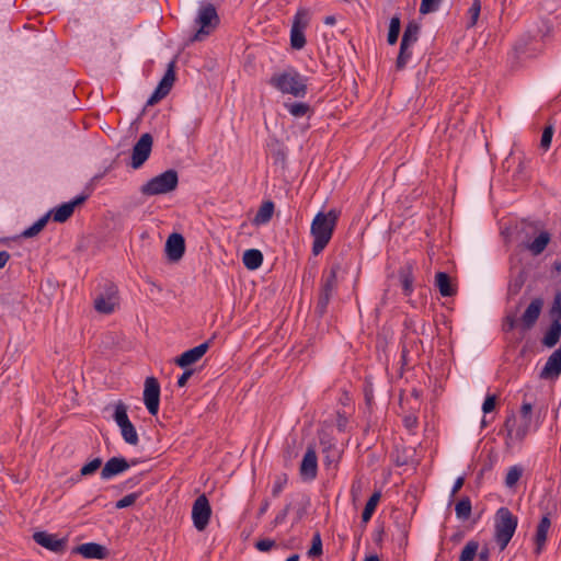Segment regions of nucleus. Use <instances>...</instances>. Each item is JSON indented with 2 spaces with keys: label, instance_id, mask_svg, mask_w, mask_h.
<instances>
[{
  "label": "nucleus",
  "instance_id": "39448f33",
  "mask_svg": "<svg viewBox=\"0 0 561 561\" xmlns=\"http://www.w3.org/2000/svg\"><path fill=\"white\" fill-rule=\"evenodd\" d=\"M195 22L199 27L190 38L191 43L204 41L219 25L220 20L215 5L211 3L203 4L198 10Z\"/></svg>",
  "mask_w": 561,
  "mask_h": 561
},
{
  "label": "nucleus",
  "instance_id": "37998d69",
  "mask_svg": "<svg viewBox=\"0 0 561 561\" xmlns=\"http://www.w3.org/2000/svg\"><path fill=\"white\" fill-rule=\"evenodd\" d=\"M102 459L96 457L91 461L87 462L80 469V477H88L94 474L102 466Z\"/></svg>",
  "mask_w": 561,
  "mask_h": 561
},
{
  "label": "nucleus",
  "instance_id": "f03ea898",
  "mask_svg": "<svg viewBox=\"0 0 561 561\" xmlns=\"http://www.w3.org/2000/svg\"><path fill=\"white\" fill-rule=\"evenodd\" d=\"M308 79L301 76L296 69L289 68L283 72L274 73L268 84L282 92L295 98H305L308 92Z\"/></svg>",
  "mask_w": 561,
  "mask_h": 561
},
{
  "label": "nucleus",
  "instance_id": "ddd939ff",
  "mask_svg": "<svg viewBox=\"0 0 561 561\" xmlns=\"http://www.w3.org/2000/svg\"><path fill=\"white\" fill-rule=\"evenodd\" d=\"M211 340H208L193 348L183 352L180 356L174 359V363L181 367L186 368L197 363L209 350Z\"/></svg>",
  "mask_w": 561,
  "mask_h": 561
},
{
  "label": "nucleus",
  "instance_id": "4c0bfd02",
  "mask_svg": "<svg viewBox=\"0 0 561 561\" xmlns=\"http://www.w3.org/2000/svg\"><path fill=\"white\" fill-rule=\"evenodd\" d=\"M323 453V462L327 467H330L331 465L336 466L340 459V453L335 448L333 444H329L328 446H324L322 449Z\"/></svg>",
  "mask_w": 561,
  "mask_h": 561
},
{
  "label": "nucleus",
  "instance_id": "4be33fe9",
  "mask_svg": "<svg viewBox=\"0 0 561 561\" xmlns=\"http://www.w3.org/2000/svg\"><path fill=\"white\" fill-rule=\"evenodd\" d=\"M73 552L81 554L85 559H105L108 550L103 545L96 542H87L77 546Z\"/></svg>",
  "mask_w": 561,
  "mask_h": 561
},
{
  "label": "nucleus",
  "instance_id": "473e14b6",
  "mask_svg": "<svg viewBox=\"0 0 561 561\" xmlns=\"http://www.w3.org/2000/svg\"><path fill=\"white\" fill-rule=\"evenodd\" d=\"M401 31V20L400 15L396 14L391 18L388 28L387 43L389 45H394L398 42L399 35Z\"/></svg>",
  "mask_w": 561,
  "mask_h": 561
},
{
  "label": "nucleus",
  "instance_id": "79ce46f5",
  "mask_svg": "<svg viewBox=\"0 0 561 561\" xmlns=\"http://www.w3.org/2000/svg\"><path fill=\"white\" fill-rule=\"evenodd\" d=\"M322 539L319 531H316L312 536L311 547L309 548L307 556L309 558H317L322 554Z\"/></svg>",
  "mask_w": 561,
  "mask_h": 561
},
{
  "label": "nucleus",
  "instance_id": "a18cd8bd",
  "mask_svg": "<svg viewBox=\"0 0 561 561\" xmlns=\"http://www.w3.org/2000/svg\"><path fill=\"white\" fill-rule=\"evenodd\" d=\"M522 474H523V469L520 467H518V466L511 467L505 477L506 486H508V488L514 486L520 479Z\"/></svg>",
  "mask_w": 561,
  "mask_h": 561
},
{
  "label": "nucleus",
  "instance_id": "603ef678",
  "mask_svg": "<svg viewBox=\"0 0 561 561\" xmlns=\"http://www.w3.org/2000/svg\"><path fill=\"white\" fill-rule=\"evenodd\" d=\"M497 404V396L496 394H488L482 404V411L484 414L491 413L495 410Z\"/></svg>",
  "mask_w": 561,
  "mask_h": 561
},
{
  "label": "nucleus",
  "instance_id": "f257e3e1",
  "mask_svg": "<svg viewBox=\"0 0 561 561\" xmlns=\"http://www.w3.org/2000/svg\"><path fill=\"white\" fill-rule=\"evenodd\" d=\"M340 215V210L330 209L328 213L319 211L314 216L310 227V233L313 238V255H319L329 244L337 225Z\"/></svg>",
  "mask_w": 561,
  "mask_h": 561
},
{
  "label": "nucleus",
  "instance_id": "ea45409f",
  "mask_svg": "<svg viewBox=\"0 0 561 561\" xmlns=\"http://www.w3.org/2000/svg\"><path fill=\"white\" fill-rule=\"evenodd\" d=\"M310 506V499L307 495H301L300 501L297 503L295 507V516L293 525L299 523L308 513V507Z\"/></svg>",
  "mask_w": 561,
  "mask_h": 561
},
{
  "label": "nucleus",
  "instance_id": "13d9d810",
  "mask_svg": "<svg viewBox=\"0 0 561 561\" xmlns=\"http://www.w3.org/2000/svg\"><path fill=\"white\" fill-rule=\"evenodd\" d=\"M515 423H516V419H515V414L514 413H511L505 422H504V427L507 432V437L512 438L513 437V432H514V426H515Z\"/></svg>",
  "mask_w": 561,
  "mask_h": 561
},
{
  "label": "nucleus",
  "instance_id": "a878e982",
  "mask_svg": "<svg viewBox=\"0 0 561 561\" xmlns=\"http://www.w3.org/2000/svg\"><path fill=\"white\" fill-rule=\"evenodd\" d=\"M243 265L250 270H257L263 263V254L257 249L245 250L242 256Z\"/></svg>",
  "mask_w": 561,
  "mask_h": 561
},
{
  "label": "nucleus",
  "instance_id": "4468645a",
  "mask_svg": "<svg viewBox=\"0 0 561 561\" xmlns=\"http://www.w3.org/2000/svg\"><path fill=\"white\" fill-rule=\"evenodd\" d=\"M34 541L55 553H61L67 547V539H59L56 535L47 531H36L33 535Z\"/></svg>",
  "mask_w": 561,
  "mask_h": 561
},
{
  "label": "nucleus",
  "instance_id": "3c124183",
  "mask_svg": "<svg viewBox=\"0 0 561 561\" xmlns=\"http://www.w3.org/2000/svg\"><path fill=\"white\" fill-rule=\"evenodd\" d=\"M110 300L117 302L118 300V289L117 286L112 282H106L104 285V291L102 293Z\"/></svg>",
  "mask_w": 561,
  "mask_h": 561
},
{
  "label": "nucleus",
  "instance_id": "dca6fc26",
  "mask_svg": "<svg viewBox=\"0 0 561 561\" xmlns=\"http://www.w3.org/2000/svg\"><path fill=\"white\" fill-rule=\"evenodd\" d=\"M543 307V299L534 298L520 318L523 330L528 331L535 327Z\"/></svg>",
  "mask_w": 561,
  "mask_h": 561
},
{
  "label": "nucleus",
  "instance_id": "09e8293b",
  "mask_svg": "<svg viewBox=\"0 0 561 561\" xmlns=\"http://www.w3.org/2000/svg\"><path fill=\"white\" fill-rule=\"evenodd\" d=\"M531 420L522 419L520 424L517 426L515 431V438L519 442H523L530 430Z\"/></svg>",
  "mask_w": 561,
  "mask_h": 561
},
{
  "label": "nucleus",
  "instance_id": "4d7b16f0",
  "mask_svg": "<svg viewBox=\"0 0 561 561\" xmlns=\"http://www.w3.org/2000/svg\"><path fill=\"white\" fill-rule=\"evenodd\" d=\"M402 422H403L404 427L409 431H413L414 428L417 427V424H419L417 416L414 414L405 415L403 417Z\"/></svg>",
  "mask_w": 561,
  "mask_h": 561
},
{
  "label": "nucleus",
  "instance_id": "6e6552de",
  "mask_svg": "<svg viewBox=\"0 0 561 561\" xmlns=\"http://www.w3.org/2000/svg\"><path fill=\"white\" fill-rule=\"evenodd\" d=\"M211 517V507L205 494H201L193 503L192 519L194 527L203 531L209 524Z\"/></svg>",
  "mask_w": 561,
  "mask_h": 561
},
{
  "label": "nucleus",
  "instance_id": "864d4df0",
  "mask_svg": "<svg viewBox=\"0 0 561 561\" xmlns=\"http://www.w3.org/2000/svg\"><path fill=\"white\" fill-rule=\"evenodd\" d=\"M254 546L261 552H268L272 548L276 547V542L270 538H262L259 539Z\"/></svg>",
  "mask_w": 561,
  "mask_h": 561
},
{
  "label": "nucleus",
  "instance_id": "cd10ccee",
  "mask_svg": "<svg viewBox=\"0 0 561 561\" xmlns=\"http://www.w3.org/2000/svg\"><path fill=\"white\" fill-rule=\"evenodd\" d=\"M550 241V234L547 231H541L533 242L527 244V249L534 254L539 255L545 251Z\"/></svg>",
  "mask_w": 561,
  "mask_h": 561
},
{
  "label": "nucleus",
  "instance_id": "2eb2a0df",
  "mask_svg": "<svg viewBox=\"0 0 561 561\" xmlns=\"http://www.w3.org/2000/svg\"><path fill=\"white\" fill-rule=\"evenodd\" d=\"M299 472L301 479L305 481H311L316 479L318 473V457L314 448L308 447L304 458L301 460Z\"/></svg>",
  "mask_w": 561,
  "mask_h": 561
},
{
  "label": "nucleus",
  "instance_id": "412c9836",
  "mask_svg": "<svg viewBox=\"0 0 561 561\" xmlns=\"http://www.w3.org/2000/svg\"><path fill=\"white\" fill-rule=\"evenodd\" d=\"M398 277L402 287L403 295L409 297L412 295L414 288V263L408 261L398 270Z\"/></svg>",
  "mask_w": 561,
  "mask_h": 561
},
{
  "label": "nucleus",
  "instance_id": "bf43d9fd",
  "mask_svg": "<svg viewBox=\"0 0 561 561\" xmlns=\"http://www.w3.org/2000/svg\"><path fill=\"white\" fill-rule=\"evenodd\" d=\"M516 324H517V320H516L515 316L508 314L504 319L503 330L505 332H510L516 328Z\"/></svg>",
  "mask_w": 561,
  "mask_h": 561
},
{
  "label": "nucleus",
  "instance_id": "de8ad7c7",
  "mask_svg": "<svg viewBox=\"0 0 561 561\" xmlns=\"http://www.w3.org/2000/svg\"><path fill=\"white\" fill-rule=\"evenodd\" d=\"M443 0H422L420 4V13L428 14L438 10Z\"/></svg>",
  "mask_w": 561,
  "mask_h": 561
},
{
  "label": "nucleus",
  "instance_id": "0e129e2a",
  "mask_svg": "<svg viewBox=\"0 0 561 561\" xmlns=\"http://www.w3.org/2000/svg\"><path fill=\"white\" fill-rule=\"evenodd\" d=\"M490 549L484 546L479 552H477L478 561H490Z\"/></svg>",
  "mask_w": 561,
  "mask_h": 561
},
{
  "label": "nucleus",
  "instance_id": "aec40b11",
  "mask_svg": "<svg viewBox=\"0 0 561 561\" xmlns=\"http://www.w3.org/2000/svg\"><path fill=\"white\" fill-rule=\"evenodd\" d=\"M561 374V346L557 348L547 359L540 371L541 379H556Z\"/></svg>",
  "mask_w": 561,
  "mask_h": 561
},
{
  "label": "nucleus",
  "instance_id": "7c9ffc66",
  "mask_svg": "<svg viewBox=\"0 0 561 561\" xmlns=\"http://www.w3.org/2000/svg\"><path fill=\"white\" fill-rule=\"evenodd\" d=\"M380 497H381V492L380 491H376L371 494V496L368 499L363 512H362V522L363 523H368L370 520V518L373 517L375 511H376V507L380 501Z\"/></svg>",
  "mask_w": 561,
  "mask_h": 561
},
{
  "label": "nucleus",
  "instance_id": "f704fd0d",
  "mask_svg": "<svg viewBox=\"0 0 561 561\" xmlns=\"http://www.w3.org/2000/svg\"><path fill=\"white\" fill-rule=\"evenodd\" d=\"M471 510H472V505H471V500L469 499V496L461 497L456 503V506H455L456 516L462 520H467L470 517Z\"/></svg>",
  "mask_w": 561,
  "mask_h": 561
},
{
  "label": "nucleus",
  "instance_id": "338daca9",
  "mask_svg": "<svg viewBox=\"0 0 561 561\" xmlns=\"http://www.w3.org/2000/svg\"><path fill=\"white\" fill-rule=\"evenodd\" d=\"M270 508V501L267 499H264L261 503V506L257 511L256 517L261 518Z\"/></svg>",
  "mask_w": 561,
  "mask_h": 561
},
{
  "label": "nucleus",
  "instance_id": "a19ab883",
  "mask_svg": "<svg viewBox=\"0 0 561 561\" xmlns=\"http://www.w3.org/2000/svg\"><path fill=\"white\" fill-rule=\"evenodd\" d=\"M480 11H481L480 0H473L470 8L467 11V15H468L467 27L468 28L473 27L477 24L479 15H480Z\"/></svg>",
  "mask_w": 561,
  "mask_h": 561
},
{
  "label": "nucleus",
  "instance_id": "8fccbe9b",
  "mask_svg": "<svg viewBox=\"0 0 561 561\" xmlns=\"http://www.w3.org/2000/svg\"><path fill=\"white\" fill-rule=\"evenodd\" d=\"M139 496H140V493H137V492L127 494L123 499L118 500L115 503V507L117 510L129 507L136 503V501L138 500Z\"/></svg>",
  "mask_w": 561,
  "mask_h": 561
},
{
  "label": "nucleus",
  "instance_id": "c9c22d12",
  "mask_svg": "<svg viewBox=\"0 0 561 561\" xmlns=\"http://www.w3.org/2000/svg\"><path fill=\"white\" fill-rule=\"evenodd\" d=\"M117 302L113 301V300H110L105 297L104 294H100L95 299H94V308L98 312L100 313H104V314H110L114 311L115 309V305Z\"/></svg>",
  "mask_w": 561,
  "mask_h": 561
},
{
  "label": "nucleus",
  "instance_id": "a211bd4d",
  "mask_svg": "<svg viewBox=\"0 0 561 561\" xmlns=\"http://www.w3.org/2000/svg\"><path fill=\"white\" fill-rule=\"evenodd\" d=\"M307 27V21H302L301 12H297L290 30V46L294 49H302L306 45L304 30Z\"/></svg>",
  "mask_w": 561,
  "mask_h": 561
},
{
  "label": "nucleus",
  "instance_id": "6e6d98bb",
  "mask_svg": "<svg viewBox=\"0 0 561 561\" xmlns=\"http://www.w3.org/2000/svg\"><path fill=\"white\" fill-rule=\"evenodd\" d=\"M290 506H291L290 503L286 504L285 507L277 513L274 520L272 522L274 527H276L285 522V519L290 511Z\"/></svg>",
  "mask_w": 561,
  "mask_h": 561
},
{
  "label": "nucleus",
  "instance_id": "5fc2aeb1",
  "mask_svg": "<svg viewBox=\"0 0 561 561\" xmlns=\"http://www.w3.org/2000/svg\"><path fill=\"white\" fill-rule=\"evenodd\" d=\"M348 425V417L345 412H336V427L339 432H346Z\"/></svg>",
  "mask_w": 561,
  "mask_h": 561
},
{
  "label": "nucleus",
  "instance_id": "052dcab7",
  "mask_svg": "<svg viewBox=\"0 0 561 561\" xmlns=\"http://www.w3.org/2000/svg\"><path fill=\"white\" fill-rule=\"evenodd\" d=\"M164 98H165V95L163 93H161L159 90L154 89V91L152 92L150 98L147 100L146 105L152 106V105L159 103Z\"/></svg>",
  "mask_w": 561,
  "mask_h": 561
},
{
  "label": "nucleus",
  "instance_id": "774afa93",
  "mask_svg": "<svg viewBox=\"0 0 561 561\" xmlns=\"http://www.w3.org/2000/svg\"><path fill=\"white\" fill-rule=\"evenodd\" d=\"M551 308L561 309V290L556 293Z\"/></svg>",
  "mask_w": 561,
  "mask_h": 561
},
{
  "label": "nucleus",
  "instance_id": "e2e57ef3",
  "mask_svg": "<svg viewBox=\"0 0 561 561\" xmlns=\"http://www.w3.org/2000/svg\"><path fill=\"white\" fill-rule=\"evenodd\" d=\"M533 404L530 402L524 401L520 407V419H529L531 420Z\"/></svg>",
  "mask_w": 561,
  "mask_h": 561
},
{
  "label": "nucleus",
  "instance_id": "49530a36",
  "mask_svg": "<svg viewBox=\"0 0 561 561\" xmlns=\"http://www.w3.org/2000/svg\"><path fill=\"white\" fill-rule=\"evenodd\" d=\"M553 133H554V127L551 124L547 125L543 128L541 139H540V147L542 149L548 150L550 148Z\"/></svg>",
  "mask_w": 561,
  "mask_h": 561
},
{
  "label": "nucleus",
  "instance_id": "423d86ee",
  "mask_svg": "<svg viewBox=\"0 0 561 561\" xmlns=\"http://www.w3.org/2000/svg\"><path fill=\"white\" fill-rule=\"evenodd\" d=\"M113 419L121 428L123 439L129 445H137L139 443V437L134 424L128 417L127 405L123 401H118L115 404Z\"/></svg>",
  "mask_w": 561,
  "mask_h": 561
},
{
  "label": "nucleus",
  "instance_id": "f3484780",
  "mask_svg": "<svg viewBox=\"0 0 561 561\" xmlns=\"http://www.w3.org/2000/svg\"><path fill=\"white\" fill-rule=\"evenodd\" d=\"M185 252V239L181 233H171L165 242V253L170 261L178 262Z\"/></svg>",
  "mask_w": 561,
  "mask_h": 561
},
{
  "label": "nucleus",
  "instance_id": "6ab92c4d",
  "mask_svg": "<svg viewBox=\"0 0 561 561\" xmlns=\"http://www.w3.org/2000/svg\"><path fill=\"white\" fill-rule=\"evenodd\" d=\"M342 266L340 262H333L329 270L323 271L321 283H320V291L334 294L337 288V274L341 271Z\"/></svg>",
  "mask_w": 561,
  "mask_h": 561
},
{
  "label": "nucleus",
  "instance_id": "b1692460",
  "mask_svg": "<svg viewBox=\"0 0 561 561\" xmlns=\"http://www.w3.org/2000/svg\"><path fill=\"white\" fill-rule=\"evenodd\" d=\"M435 285L443 297H451L457 293L456 287L451 284L450 276L445 272L436 273Z\"/></svg>",
  "mask_w": 561,
  "mask_h": 561
},
{
  "label": "nucleus",
  "instance_id": "5701e85b",
  "mask_svg": "<svg viewBox=\"0 0 561 561\" xmlns=\"http://www.w3.org/2000/svg\"><path fill=\"white\" fill-rule=\"evenodd\" d=\"M551 526V520H550V517H549V514H546L541 517L538 526H537V529H536V535H535V545H536V548H535V553L536 554H540L545 545H546V541H547V535H548V530Z\"/></svg>",
  "mask_w": 561,
  "mask_h": 561
},
{
  "label": "nucleus",
  "instance_id": "f8f14e48",
  "mask_svg": "<svg viewBox=\"0 0 561 561\" xmlns=\"http://www.w3.org/2000/svg\"><path fill=\"white\" fill-rule=\"evenodd\" d=\"M137 459H131L130 461H128L126 458L121 456L112 457L103 466L101 470V479L110 480L128 470L130 466L137 465Z\"/></svg>",
  "mask_w": 561,
  "mask_h": 561
},
{
  "label": "nucleus",
  "instance_id": "58836bf2",
  "mask_svg": "<svg viewBox=\"0 0 561 561\" xmlns=\"http://www.w3.org/2000/svg\"><path fill=\"white\" fill-rule=\"evenodd\" d=\"M332 296H333L332 294L323 293V291L319 290V296H318L317 305L314 308V313L319 318H322L327 313L328 306L330 304Z\"/></svg>",
  "mask_w": 561,
  "mask_h": 561
},
{
  "label": "nucleus",
  "instance_id": "c03bdc74",
  "mask_svg": "<svg viewBox=\"0 0 561 561\" xmlns=\"http://www.w3.org/2000/svg\"><path fill=\"white\" fill-rule=\"evenodd\" d=\"M288 482V476L287 473H279L275 476V480L272 488V496L278 497L279 494L283 492L284 488L286 486Z\"/></svg>",
  "mask_w": 561,
  "mask_h": 561
},
{
  "label": "nucleus",
  "instance_id": "bb28decb",
  "mask_svg": "<svg viewBox=\"0 0 561 561\" xmlns=\"http://www.w3.org/2000/svg\"><path fill=\"white\" fill-rule=\"evenodd\" d=\"M274 209L275 205L272 201L263 202L253 218V224L256 226L267 224L273 217Z\"/></svg>",
  "mask_w": 561,
  "mask_h": 561
},
{
  "label": "nucleus",
  "instance_id": "1a4fd4ad",
  "mask_svg": "<svg viewBox=\"0 0 561 561\" xmlns=\"http://www.w3.org/2000/svg\"><path fill=\"white\" fill-rule=\"evenodd\" d=\"M89 197V192H82L70 202L62 203L49 210L47 214H49V218L51 217L56 222H66L73 215L76 207L83 205Z\"/></svg>",
  "mask_w": 561,
  "mask_h": 561
},
{
  "label": "nucleus",
  "instance_id": "680f3d73",
  "mask_svg": "<svg viewBox=\"0 0 561 561\" xmlns=\"http://www.w3.org/2000/svg\"><path fill=\"white\" fill-rule=\"evenodd\" d=\"M194 369H186L182 373V375L178 378L176 385L178 387L182 388L184 387L188 379L193 376Z\"/></svg>",
  "mask_w": 561,
  "mask_h": 561
},
{
  "label": "nucleus",
  "instance_id": "0eeeda50",
  "mask_svg": "<svg viewBox=\"0 0 561 561\" xmlns=\"http://www.w3.org/2000/svg\"><path fill=\"white\" fill-rule=\"evenodd\" d=\"M153 145L151 134H142L131 149L130 167L135 170L141 168L150 157Z\"/></svg>",
  "mask_w": 561,
  "mask_h": 561
},
{
  "label": "nucleus",
  "instance_id": "c85d7f7f",
  "mask_svg": "<svg viewBox=\"0 0 561 561\" xmlns=\"http://www.w3.org/2000/svg\"><path fill=\"white\" fill-rule=\"evenodd\" d=\"M420 31L421 25L414 20L410 21L404 28L401 42L413 46L419 39Z\"/></svg>",
  "mask_w": 561,
  "mask_h": 561
},
{
  "label": "nucleus",
  "instance_id": "20e7f679",
  "mask_svg": "<svg viewBox=\"0 0 561 561\" xmlns=\"http://www.w3.org/2000/svg\"><path fill=\"white\" fill-rule=\"evenodd\" d=\"M179 185V174L174 169H169L150 179L140 187V193L146 196L168 194Z\"/></svg>",
  "mask_w": 561,
  "mask_h": 561
},
{
  "label": "nucleus",
  "instance_id": "c756f323",
  "mask_svg": "<svg viewBox=\"0 0 561 561\" xmlns=\"http://www.w3.org/2000/svg\"><path fill=\"white\" fill-rule=\"evenodd\" d=\"M284 106L294 117L310 116L313 114V108L308 103L291 102L285 103Z\"/></svg>",
  "mask_w": 561,
  "mask_h": 561
},
{
  "label": "nucleus",
  "instance_id": "393cba45",
  "mask_svg": "<svg viewBox=\"0 0 561 561\" xmlns=\"http://www.w3.org/2000/svg\"><path fill=\"white\" fill-rule=\"evenodd\" d=\"M175 81V60H172L168 65V69L157 85V90L163 93L165 96L170 93L172 85Z\"/></svg>",
  "mask_w": 561,
  "mask_h": 561
},
{
  "label": "nucleus",
  "instance_id": "9d476101",
  "mask_svg": "<svg viewBox=\"0 0 561 561\" xmlns=\"http://www.w3.org/2000/svg\"><path fill=\"white\" fill-rule=\"evenodd\" d=\"M144 403L148 413L156 416L160 404V383L154 377H147L144 389Z\"/></svg>",
  "mask_w": 561,
  "mask_h": 561
},
{
  "label": "nucleus",
  "instance_id": "72a5a7b5",
  "mask_svg": "<svg viewBox=\"0 0 561 561\" xmlns=\"http://www.w3.org/2000/svg\"><path fill=\"white\" fill-rule=\"evenodd\" d=\"M412 46L409 45L408 43H403L401 42L400 43V49H399V54H398V57H397V60H396V68L397 70H403L408 64V61L410 60V58L412 57Z\"/></svg>",
  "mask_w": 561,
  "mask_h": 561
},
{
  "label": "nucleus",
  "instance_id": "7ed1b4c3",
  "mask_svg": "<svg viewBox=\"0 0 561 561\" xmlns=\"http://www.w3.org/2000/svg\"><path fill=\"white\" fill-rule=\"evenodd\" d=\"M518 518L507 507H500L494 516V540L503 551L512 540Z\"/></svg>",
  "mask_w": 561,
  "mask_h": 561
},
{
  "label": "nucleus",
  "instance_id": "2f4dec72",
  "mask_svg": "<svg viewBox=\"0 0 561 561\" xmlns=\"http://www.w3.org/2000/svg\"><path fill=\"white\" fill-rule=\"evenodd\" d=\"M49 220V214H45L38 220H36L31 227L22 231L21 238L28 239L37 236L47 225Z\"/></svg>",
  "mask_w": 561,
  "mask_h": 561
},
{
  "label": "nucleus",
  "instance_id": "9b49d317",
  "mask_svg": "<svg viewBox=\"0 0 561 561\" xmlns=\"http://www.w3.org/2000/svg\"><path fill=\"white\" fill-rule=\"evenodd\" d=\"M549 318L551 323L542 337V344L546 347H554L561 337V309L551 308L549 309Z\"/></svg>",
  "mask_w": 561,
  "mask_h": 561
},
{
  "label": "nucleus",
  "instance_id": "69168bd1",
  "mask_svg": "<svg viewBox=\"0 0 561 561\" xmlns=\"http://www.w3.org/2000/svg\"><path fill=\"white\" fill-rule=\"evenodd\" d=\"M463 484H465V478L463 477L457 478L453 485L450 495L455 496L460 491V489L463 486Z\"/></svg>",
  "mask_w": 561,
  "mask_h": 561
},
{
  "label": "nucleus",
  "instance_id": "e433bc0d",
  "mask_svg": "<svg viewBox=\"0 0 561 561\" xmlns=\"http://www.w3.org/2000/svg\"><path fill=\"white\" fill-rule=\"evenodd\" d=\"M479 550V542L476 540L468 541L462 548L459 561H473Z\"/></svg>",
  "mask_w": 561,
  "mask_h": 561
}]
</instances>
